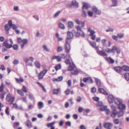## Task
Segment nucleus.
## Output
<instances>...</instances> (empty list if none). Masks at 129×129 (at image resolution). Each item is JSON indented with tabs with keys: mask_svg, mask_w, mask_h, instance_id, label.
Returning a JSON list of instances; mask_svg holds the SVG:
<instances>
[{
	"mask_svg": "<svg viewBox=\"0 0 129 129\" xmlns=\"http://www.w3.org/2000/svg\"><path fill=\"white\" fill-rule=\"evenodd\" d=\"M6 99L7 101L9 102L10 104L11 105L13 104L15 99L14 96H11V94L10 93H9L7 94Z\"/></svg>",
	"mask_w": 129,
	"mask_h": 129,
	"instance_id": "nucleus-1",
	"label": "nucleus"
},
{
	"mask_svg": "<svg viewBox=\"0 0 129 129\" xmlns=\"http://www.w3.org/2000/svg\"><path fill=\"white\" fill-rule=\"evenodd\" d=\"M111 108L112 110V111L111 112V116L112 118H114L117 115V111L116 110V108L115 106L113 105H111Z\"/></svg>",
	"mask_w": 129,
	"mask_h": 129,
	"instance_id": "nucleus-2",
	"label": "nucleus"
},
{
	"mask_svg": "<svg viewBox=\"0 0 129 129\" xmlns=\"http://www.w3.org/2000/svg\"><path fill=\"white\" fill-rule=\"evenodd\" d=\"M64 48L66 52L68 53L69 52L71 48L67 40H66Z\"/></svg>",
	"mask_w": 129,
	"mask_h": 129,
	"instance_id": "nucleus-3",
	"label": "nucleus"
},
{
	"mask_svg": "<svg viewBox=\"0 0 129 129\" xmlns=\"http://www.w3.org/2000/svg\"><path fill=\"white\" fill-rule=\"evenodd\" d=\"M95 50L96 51L97 53L99 55L102 56H107V54L102 51L100 50L98 47H96L95 48Z\"/></svg>",
	"mask_w": 129,
	"mask_h": 129,
	"instance_id": "nucleus-4",
	"label": "nucleus"
},
{
	"mask_svg": "<svg viewBox=\"0 0 129 129\" xmlns=\"http://www.w3.org/2000/svg\"><path fill=\"white\" fill-rule=\"evenodd\" d=\"M113 124L112 123L109 122H106L104 124V126L107 129H111L112 127Z\"/></svg>",
	"mask_w": 129,
	"mask_h": 129,
	"instance_id": "nucleus-5",
	"label": "nucleus"
},
{
	"mask_svg": "<svg viewBox=\"0 0 129 129\" xmlns=\"http://www.w3.org/2000/svg\"><path fill=\"white\" fill-rule=\"evenodd\" d=\"M92 10L96 14L100 15L101 14L102 12L101 10H98L97 8L95 6H94L92 7Z\"/></svg>",
	"mask_w": 129,
	"mask_h": 129,
	"instance_id": "nucleus-6",
	"label": "nucleus"
},
{
	"mask_svg": "<svg viewBox=\"0 0 129 129\" xmlns=\"http://www.w3.org/2000/svg\"><path fill=\"white\" fill-rule=\"evenodd\" d=\"M67 38L66 40L71 39L73 38L74 36V34L73 32L68 31L67 33Z\"/></svg>",
	"mask_w": 129,
	"mask_h": 129,
	"instance_id": "nucleus-7",
	"label": "nucleus"
},
{
	"mask_svg": "<svg viewBox=\"0 0 129 129\" xmlns=\"http://www.w3.org/2000/svg\"><path fill=\"white\" fill-rule=\"evenodd\" d=\"M115 98L112 95H109L108 97V99L109 103L110 104L112 103L115 101Z\"/></svg>",
	"mask_w": 129,
	"mask_h": 129,
	"instance_id": "nucleus-8",
	"label": "nucleus"
},
{
	"mask_svg": "<svg viewBox=\"0 0 129 129\" xmlns=\"http://www.w3.org/2000/svg\"><path fill=\"white\" fill-rule=\"evenodd\" d=\"M72 6L76 8H78L79 7V4L76 0H73L72 1L71 4L70 6V8H71Z\"/></svg>",
	"mask_w": 129,
	"mask_h": 129,
	"instance_id": "nucleus-9",
	"label": "nucleus"
},
{
	"mask_svg": "<svg viewBox=\"0 0 129 129\" xmlns=\"http://www.w3.org/2000/svg\"><path fill=\"white\" fill-rule=\"evenodd\" d=\"M117 108L119 110H122L124 111L125 109L126 108V106L124 104H123L122 103L118 105Z\"/></svg>",
	"mask_w": 129,
	"mask_h": 129,
	"instance_id": "nucleus-10",
	"label": "nucleus"
},
{
	"mask_svg": "<svg viewBox=\"0 0 129 129\" xmlns=\"http://www.w3.org/2000/svg\"><path fill=\"white\" fill-rule=\"evenodd\" d=\"M122 100L119 98H116L114 103L115 104L117 105H118L122 103Z\"/></svg>",
	"mask_w": 129,
	"mask_h": 129,
	"instance_id": "nucleus-11",
	"label": "nucleus"
},
{
	"mask_svg": "<svg viewBox=\"0 0 129 129\" xmlns=\"http://www.w3.org/2000/svg\"><path fill=\"white\" fill-rule=\"evenodd\" d=\"M116 51L117 53H120V51L119 49L117 48L115 46H113L111 49V51L113 53H114V51Z\"/></svg>",
	"mask_w": 129,
	"mask_h": 129,
	"instance_id": "nucleus-12",
	"label": "nucleus"
},
{
	"mask_svg": "<svg viewBox=\"0 0 129 129\" xmlns=\"http://www.w3.org/2000/svg\"><path fill=\"white\" fill-rule=\"evenodd\" d=\"M98 91L100 93H103L106 95H108L107 92L103 88H99Z\"/></svg>",
	"mask_w": 129,
	"mask_h": 129,
	"instance_id": "nucleus-13",
	"label": "nucleus"
},
{
	"mask_svg": "<svg viewBox=\"0 0 129 129\" xmlns=\"http://www.w3.org/2000/svg\"><path fill=\"white\" fill-rule=\"evenodd\" d=\"M124 113V111L122 110H119V111L117 112V116L119 118L123 116Z\"/></svg>",
	"mask_w": 129,
	"mask_h": 129,
	"instance_id": "nucleus-14",
	"label": "nucleus"
},
{
	"mask_svg": "<svg viewBox=\"0 0 129 129\" xmlns=\"http://www.w3.org/2000/svg\"><path fill=\"white\" fill-rule=\"evenodd\" d=\"M88 31L90 33L89 35L90 36L93 35L95 33V31L93 30L90 27L88 28Z\"/></svg>",
	"mask_w": 129,
	"mask_h": 129,
	"instance_id": "nucleus-15",
	"label": "nucleus"
},
{
	"mask_svg": "<svg viewBox=\"0 0 129 129\" xmlns=\"http://www.w3.org/2000/svg\"><path fill=\"white\" fill-rule=\"evenodd\" d=\"M121 67L122 70L126 72L129 71V67L124 65Z\"/></svg>",
	"mask_w": 129,
	"mask_h": 129,
	"instance_id": "nucleus-16",
	"label": "nucleus"
},
{
	"mask_svg": "<svg viewBox=\"0 0 129 129\" xmlns=\"http://www.w3.org/2000/svg\"><path fill=\"white\" fill-rule=\"evenodd\" d=\"M115 70L118 73H121L122 70V67H117L114 68Z\"/></svg>",
	"mask_w": 129,
	"mask_h": 129,
	"instance_id": "nucleus-17",
	"label": "nucleus"
},
{
	"mask_svg": "<svg viewBox=\"0 0 129 129\" xmlns=\"http://www.w3.org/2000/svg\"><path fill=\"white\" fill-rule=\"evenodd\" d=\"M44 75H45L44 74L43 71H42L39 73L38 76V79L39 80L42 79Z\"/></svg>",
	"mask_w": 129,
	"mask_h": 129,
	"instance_id": "nucleus-18",
	"label": "nucleus"
},
{
	"mask_svg": "<svg viewBox=\"0 0 129 129\" xmlns=\"http://www.w3.org/2000/svg\"><path fill=\"white\" fill-rule=\"evenodd\" d=\"M37 84L40 87L42 88L44 92H47V91L46 89L45 88V87L43 86L41 83L39 82H37Z\"/></svg>",
	"mask_w": 129,
	"mask_h": 129,
	"instance_id": "nucleus-19",
	"label": "nucleus"
},
{
	"mask_svg": "<svg viewBox=\"0 0 129 129\" xmlns=\"http://www.w3.org/2000/svg\"><path fill=\"white\" fill-rule=\"evenodd\" d=\"M38 109H41L44 107L43 103L42 102H39L38 104Z\"/></svg>",
	"mask_w": 129,
	"mask_h": 129,
	"instance_id": "nucleus-20",
	"label": "nucleus"
},
{
	"mask_svg": "<svg viewBox=\"0 0 129 129\" xmlns=\"http://www.w3.org/2000/svg\"><path fill=\"white\" fill-rule=\"evenodd\" d=\"M95 81L96 85L98 86L99 87L101 86V84L100 81L98 78H95Z\"/></svg>",
	"mask_w": 129,
	"mask_h": 129,
	"instance_id": "nucleus-21",
	"label": "nucleus"
},
{
	"mask_svg": "<svg viewBox=\"0 0 129 129\" xmlns=\"http://www.w3.org/2000/svg\"><path fill=\"white\" fill-rule=\"evenodd\" d=\"M89 43L91 46L93 48H96V47H98V46H96V44L95 42H92L91 41H89Z\"/></svg>",
	"mask_w": 129,
	"mask_h": 129,
	"instance_id": "nucleus-22",
	"label": "nucleus"
},
{
	"mask_svg": "<svg viewBox=\"0 0 129 129\" xmlns=\"http://www.w3.org/2000/svg\"><path fill=\"white\" fill-rule=\"evenodd\" d=\"M66 56L64 54H62V55L61 57H59V56H58V57L57 58V61L58 62H59L61 61V58H63L64 59H65L66 58Z\"/></svg>",
	"mask_w": 129,
	"mask_h": 129,
	"instance_id": "nucleus-23",
	"label": "nucleus"
},
{
	"mask_svg": "<svg viewBox=\"0 0 129 129\" xmlns=\"http://www.w3.org/2000/svg\"><path fill=\"white\" fill-rule=\"evenodd\" d=\"M68 27L70 28H72L74 27V23L72 21H69L68 22Z\"/></svg>",
	"mask_w": 129,
	"mask_h": 129,
	"instance_id": "nucleus-24",
	"label": "nucleus"
},
{
	"mask_svg": "<svg viewBox=\"0 0 129 129\" xmlns=\"http://www.w3.org/2000/svg\"><path fill=\"white\" fill-rule=\"evenodd\" d=\"M107 40L106 39H103L101 40V43L103 44V47H107V44L106 43Z\"/></svg>",
	"mask_w": 129,
	"mask_h": 129,
	"instance_id": "nucleus-25",
	"label": "nucleus"
},
{
	"mask_svg": "<svg viewBox=\"0 0 129 129\" xmlns=\"http://www.w3.org/2000/svg\"><path fill=\"white\" fill-rule=\"evenodd\" d=\"M26 125L29 128H31L32 127V125L30 120L28 119L26 122Z\"/></svg>",
	"mask_w": 129,
	"mask_h": 129,
	"instance_id": "nucleus-26",
	"label": "nucleus"
},
{
	"mask_svg": "<svg viewBox=\"0 0 129 129\" xmlns=\"http://www.w3.org/2000/svg\"><path fill=\"white\" fill-rule=\"evenodd\" d=\"M81 16L83 18H85L87 17V14L85 11L83 10H82Z\"/></svg>",
	"mask_w": 129,
	"mask_h": 129,
	"instance_id": "nucleus-27",
	"label": "nucleus"
},
{
	"mask_svg": "<svg viewBox=\"0 0 129 129\" xmlns=\"http://www.w3.org/2000/svg\"><path fill=\"white\" fill-rule=\"evenodd\" d=\"M106 59L109 63H114V60L111 58V57H107L106 58Z\"/></svg>",
	"mask_w": 129,
	"mask_h": 129,
	"instance_id": "nucleus-28",
	"label": "nucleus"
},
{
	"mask_svg": "<svg viewBox=\"0 0 129 129\" xmlns=\"http://www.w3.org/2000/svg\"><path fill=\"white\" fill-rule=\"evenodd\" d=\"M72 32L73 33L74 35L76 37H78L80 35V34L78 32L74 30H72Z\"/></svg>",
	"mask_w": 129,
	"mask_h": 129,
	"instance_id": "nucleus-29",
	"label": "nucleus"
},
{
	"mask_svg": "<svg viewBox=\"0 0 129 129\" xmlns=\"http://www.w3.org/2000/svg\"><path fill=\"white\" fill-rule=\"evenodd\" d=\"M112 2L113 5L111 7H116L117 5L118 1L117 0H111Z\"/></svg>",
	"mask_w": 129,
	"mask_h": 129,
	"instance_id": "nucleus-30",
	"label": "nucleus"
},
{
	"mask_svg": "<svg viewBox=\"0 0 129 129\" xmlns=\"http://www.w3.org/2000/svg\"><path fill=\"white\" fill-rule=\"evenodd\" d=\"M11 27L8 24H6L4 26L5 29L6 31H8L11 28Z\"/></svg>",
	"mask_w": 129,
	"mask_h": 129,
	"instance_id": "nucleus-31",
	"label": "nucleus"
},
{
	"mask_svg": "<svg viewBox=\"0 0 129 129\" xmlns=\"http://www.w3.org/2000/svg\"><path fill=\"white\" fill-rule=\"evenodd\" d=\"M125 79L127 81L129 80V73L126 72L124 75Z\"/></svg>",
	"mask_w": 129,
	"mask_h": 129,
	"instance_id": "nucleus-32",
	"label": "nucleus"
},
{
	"mask_svg": "<svg viewBox=\"0 0 129 129\" xmlns=\"http://www.w3.org/2000/svg\"><path fill=\"white\" fill-rule=\"evenodd\" d=\"M3 46L5 47L7 49H9L12 47V45L9 44V43L7 44L3 45Z\"/></svg>",
	"mask_w": 129,
	"mask_h": 129,
	"instance_id": "nucleus-33",
	"label": "nucleus"
},
{
	"mask_svg": "<svg viewBox=\"0 0 129 129\" xmlns=\"http://www.w3.org/2000/svg\"><path fill=\"white\" fill-rule=\"evenodd\" d=\"M60 90V89H54L53 91V94H57Z\"/></svg>",
	"mask_w": 129,
	"mask_h": 129,
	"instance_id": "nucleus-34",
	"label": "nucleus"
},
{
	"mask_svg": "<svg viewBox=\"0 0 129 129\" xmlns=\"http://www.w3.org/2000/svg\"><path fill=\"white\" fill-rule=\"evenodd\" d=\"M34 63L35 66L38 68H40V66L39 62L38 61H36Z\"/></svg>",
	"mask_w": 129,
	"mask_h": 129,
	"instance_id": "nucleus-35",
	"label": "nucleus"
},
{
	"mask_svg": "<svg viewBox=\"0 0 129 129\" xmlns=\"http://www.w3.org/2000/svg\"><path fill=\"white\" fill-rule=\"evenodd\" d=\"M16 82L19 83V82H24V80L23 79L21 78V77H20L19 79H18L17 78H16Z\"/></svg>",
	"mask_w": 129,
	"mask_h": 129,
	"instance_id": "nucleus-36",
	"label": "nucleus"
},
{
	"mask_svg": "<svg viewBox=\"0 0 129 129\" xmlns=\"http://www.w3.org/2000/svg\"><path fill=\"white\" fill-rule=\"evenodd\" d=\"M88 8V6L87 4L83 5V6L82 7V9L84 10L85 9L87 10Z\"/></svg>",
	"mask_w": 129,
	"mask_h": 129,
	"instance_id": "nucleus-37",
	"label": "nucleus"
},
{
	"mask_svg": "<svg viewBox=\"0 0 129 129\" xmlns=\"http://www.w3.org/2000/svg\"><path fill=\"white\" fill-rule=\"evenodd\" d=\"M61 68V65L60 64H58L55 67V68L56 71H57L58 70L60 69Z\"/></svg>",
	"mask_w": 129,
	"mask_h": 129,
	"instance_id": "nucleus-38",
	"label": "nucleus"
},
{
	"mask_svg": "<svg viewBox=\"0 0 129 129\" xmlns=\"http://www.w3.org/2000/svg\"><path fill=\"white\" fill-rule=\"evenodd\" d=\"M113 122L115 124H118L119 123V119H115L113 120Z\"/></svg>",
	"mask_w": 129,
	"mask_h": 129,
	"instance_id": "nucleus-39",
	"label": "nucleus"
},
{
	"mask_svg": "<svg viewBox=\"0 0 129 129\" xmlns=\"http://www.w3.org/2000/svg\"><path fill=\"white\" fill-rule=\"evenodd\" d=\"M59 26L60 28L62 29H65V26L64 25L61 23H59Z\"/></svg>",
	"mask_w": 129,
	"mask_h": 129,
	"instance_id": "nucleus-40",
	"label": "nucleus"
},
{
	"mask_svg": "<svg viewBox=\"0 0 129 129\" xmlns=\"http://www.w3.org/2000/svg\"><path fill=\"white\" fill-rule=\"evenodd\" d=\"M107 108V107L106 106H104L103 107H101L99 108V109L101 110L102 111H103L106 110Z\"/></svg>",
	"mask_w": 129,
	"mask_h": 129,
	"instance_id": "nucleus-41",
	"label": "nucleus"
},
{
	"mask_svg": "<svg viewBox=\"0 0 129 129\" xmlns=\"http://www.w3.org/2000/svg\"><path fill=\"white\" fill-rule=\"evenodd\" d=\"M23 40L20 38H17V42L19 44H21L22 43Z\"/></svg>",
	"mask_w": 129,
	"mask_h": 129,
	"instance_id": "nucleus-42",
	"label": "nucleus"
},
{
	"mask_svg": "<svg viewBox=\"0 0 129 129\" xmlns=\"http://www.w3.org/2000/svg\"><path fill=\"white\" fill-rule=\"evenodd\" d=\"M63 50V48L62 47L58 46L57 47V52H59Z\"/></svg>",
	"mask_w": 129,
	"mask_h": 129,
	"instance_id": "nucleus-43",
	"label": "nucleus"
},
{
	"mask_svg": "<svg viewBox=\"0 0 129 129\" xmlns=\"http://www.w3.org/2000/svg\"><path fill=\"white\" fill-rule=\"evenodd\" d=\"M12 47H13V49L15 50H17L18 48V46L16 44H15L12 46Z\"/></svg>",
	"mask_w": 129,
	"mask_h": 129,
	"instance_id": "nucleus-44",
	"label": "nucleus"
},
{
	"mask_svg": "<svg viewBox=\"0 0 129 129\" xmlns=\"http://www.w3.org/2000/svg\"><path fill=\"white\" fill-rule=\"evenodd\" d=\"M13 63L15 65H16L19 63V61L17 59H14L13 62Z\"/></svg>",
	"mask_w": 129,
	"mask_h": 129,
	"instance_id": "nucleus-45",
	"label": "nucleus"
},
{
	"mask_svg": "<svg viewBox=\"0 0 129 129\" xmlns=\"http://www.w3.org/2000/svg\"><path fill=\"white\" fill-rule=\"evenodd\" d=\"M55 123L54 122H53L51 123H49L47 124V126L49 127H51L53 126H52Z\"/></svg>",
	"mask_w": 129,
	"mask_h": 129,
	"instance_id": "nucleus-46",
	"label": "nucleus"
},
{
	"mask_svg": "<svg viewBox=\"0 0 129 129\" xmlns=\"http://www.w3.org/2000/svg\"><path fill=\"white\" fill-rule=\"evenodd\" d=\"M17 92L18 94L22 96L24 95V93L21 90L18 89L17 90Z\"/></svg>",
	"mask_w": 129,
	"mask_h": 129,
	"instance_id": "nucleus-47",
	"label": "nucleus"
},
{
	"mask_svg": "<svg viewBox=\"0 0 129 129\" xmlns=\"http://www.w3.org/2000/svg\"><path fill=\"white\" fill-rule=\"evenodd\" d=\"M19 122H14L13 125L14 128H16L17 126H19Z\"/></svg>",
	"mask_w": 129,
	"mask_h": 129,
	"instance_id": "nucleus-48",
	"label": "nucleus"
},
{
	"mask_svg": "<svg viewBox=\"0 0 129 129\" xmlns=\"http://www.w3.org/2000/svg\"><path fill=\"white\" fill-rule=\"evenodd\" d=\"M117 36L120 39L121 38L124 37V34L118 33L117 34Z\"/></svg>",
	"mask_w": 129,
	"mask_h": 129,
	"instance_id": "nucleus-49",
	"label": "nucleus"
},
{
	"mask_svg": "<svg viewBox=\"0 0 129 129\" xmlns=\"http://www.w3.org/2000/svg\"><path fill=\"white\" fill-rule=\"evenodd\" d=\"M9 110V107H7L5 110V112L8 115H9V112L8 111Z\"/></svg>",
	"mask_w": 129,
	"mask_h": 129,
	"instance_id": "nucleus-50",
	"label": "nucleus"
},
{
	"mask_svg": "<svg viewBox=\"0 0 129 129\" xmlns=\"http://www.w3.org/2000/svg\"><path fill=\"white\" fill-rule=\"evenodd\" d=\"M67 84L68 85V86L69 87H70L71 85L72 80L71 79L69 80L67 82Z\"/></svg>",
	"mask_w": 129,
	"mask_h": 129,
	"instance_id": "nucleus-51",
	"label": "nucleus"
},
{
	"mask_svg": "<svg viewBox=\"0 0 129 129\" xmlns=\"http://www.w3.org/2000/svg\"><path fill=\"white\" fill-rule=\"evenodd\" d=\"M66 125L67 126H71V123L70 121H67L65 123Z\"/></svg>",
	"mask_w": 129,
	"mask_h": 129,
	"instance_id": "nucleus-52",
	"label": "nucleus"
},
{
	"mask_svg": "<svg viewBox=\"0 0 129 129\" xmlns=\"http://www.w3.org/2000/svg\"><path fill=\"white\" fill-rule=\"evenodd\" d=\"M88 80H89V77L83 78V81L85 83H86Z\"/></svg>",
	"mask_w": 129,
	"mask_h": 129,
	"instance_id": "nucleus-53",
	"label": "nucleus"
},
{
	"mask_svg": "<svg viewBox=\"0 0 129 129\" xmlns=\"http://www.w3.org/2000/svg\"><path fill=\"white\" fill-rule=\"evenodd\" d=\"M114 29L113 28L109 27V29L106 30V31L107 32H108L109 31L113 32L114 31Z\"/></svg>",
	"mask_w": 129,
	"mask_h": 129,
	"instance_id": "nucleus-54",
	"label": "nucleus"
},
{
	"mask_svg": "<svg viewBox=\"0 0 129 129\" xmlns=\"http://www.w3.org/2000/svg\"><path fill=\"white\" fill-rule=\"evenodd\" d=\"M103 104L101 102H98V104L97 105V106L98 107H102L103 106Z\"/></svg>",
	"mask_w": 129,
	"mask_h": 129,
	"instance_id": "nucleus-55",
	"label": "nucleus"
},
{
	"mask_svg": "<svg viewBox=\"0 0 129 129\" xmlns=\"http://www.w3.org/2000/svg\"><path fill=\"white\" fill-rule=\"evenodd\" d=\"M60 13V11H58L57 13H56L54 15V17L55 18L57 17L59 15Z\"/></svg>",
	"mask_w": 129,
	"mask_h": 129,
	"instance_id": "nucleus-56",
	"label": "nucleus"
},
{
	"mask_svg": "<svg viewBox=\"0 0 129 129\" xmlns=\"http://www.w3.org/2000/svg\"><path fill=\"white\" fill-rule=\"evenodd\" d=\"M70 91V89L68 88L64 92L66 95H68L69 94Z\"/></svg>",
	"mask_w": 129,
	"mask_h": 129,
	"instance_id": "nucleus-57",
	"label": "nucleus"
},
{
	"mask_svg": "<svg viewBox=\"0 0 129 129\" xmlns=\"http://www.w3.org/2000/svg\"><path fill=\"white\" fill-rule=\"evenodd\" d=\"M92 99L94 101L97 102H98L99 100V98L98 97H93Z\"/></svg>",
	"mask_w": 129,
	"mask_h": 129,
	"instance_id": "nucleus-58",
	"label": "nucleus"
},
{
	"mask_svg": "<svg viewBox=\"0 0 129 129\" xmlns=\"http://www.w3.org/2000/svg\"><path fill=\"white\" fill-rule=\"evenodd\" d=\"M8 24L10 27H11L13 24L12 23V21L11 20H9L8 21Z\"/></svg>",
	"mask_w": 129,
	"mask_h": 129,
	"instance_id": "nucleus-59",
	"label": "nucleus"
},
{
	"mask_svg": "<svg viewBox=\"0 0 129 129\" xmlns=\"http://www.w3.org/2000/svg\"><path fill=\"white\" fill-rule=\"evenodd\" d=\"M63 78L62 76H60L59 77L57 78L58 82H60L61 81Z\"/></svg>",
	"mask_w": 129,
	"mask_h": 129,
	"instance_id": "nucleus-60",
	"label": "nucleus"
},
{
	"mask_svg": "<svg viewBox=\"0 0 129 129\" xmlns=\"http://www.w3.org/2000/svg\"><path fill=\"white\" fill-rule=\"evenodd\" d=\"M29 98L31 100H33L34 99V95L32 94H29Z\"/></svg>",
	"mask_w": 129,
	"mask_h": 129,
	"instance_id": "nucleus-61",
	"label": "nucleus"
},
{
	"mask_svg": "<svg viewBox=\"0 0 129 129\" xmlns=\"http://www.w3.org/2000/svg\"><path fill=\"white\" fill-rule=\"evenodd\" d=\"M28 42V40L26 39H24L23 40L22 43L26 44Z\"/></svg>",
	"mask_w": 129,
	"mask_h": 129,
	"instance_id": "nucleus-62",
	"label": "nucleus"
},
{
	"mask_svg": "<svg viewBox=\"0 0 129 129\" xmlns=\"http://www.w3.org/2000/svg\"><path fill=\"white\" fill-rule=\"evenodd\" d=\"M112 38L115 41H117V40L118 37H117L116 36L113 35L112 36Z\"/></svg>",
	"mask_w": 129,
	"mask_h": 129,
	"instance_id": "nucleus-63",
	"label": "nucleus"
},
{
	"mask_svg": "<svg viewBox=\"0 0 129 129\" xmlns=\"http://www.w3.org/2000/svg\"><path fill=\"white\" fill-rule=\"evenodd\" d=\"M11 27H12V29L13 30H15L17 28V27L16 26V25L14 24H13L12 25Z\"/></svg>",
	"mask_w": 129,
	"mask_h": 129,
	"instance_id": "nucleus-64",
	"label": "nucleus"
}]
</instances>
